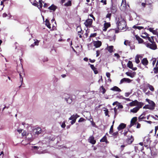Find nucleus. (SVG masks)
I'll list each match as a JSON object with an SVG mask.
<instances>
[{"label":"nucleus","instance_id":"55","mask_svg":"<svg viewBox=\"0 0 158 158\" xmlns=\"http://www.w3.org/2000/svg\"><path fill=\"white\" fill-rule=\"evenodd\" d=\"M93 70L94 71V72L95 74H97L98 73V71L97 70V69L96 68H95V69Z\"/></svg>","mask_w":158,"mask_h":158},{"label":"nucleus","instance_id":"30","mask_svg":"<svg viewBox=\"0 0 158 158\" xmlns=\"http://www.w3.org/2000/svg\"><path fill=\"white\" fill-rule=\"evenodd\" d=\"M124 44L125 45L127 46H130L131 42L130 41H129L128 40H126L124 41Z\"/></svg>","mask_w":158,"mask_h":158},{"label":"nucleus","instance_id":"4","mask_svg":"<svg viewBox=\"0 0 158 158\" xmlns=\"http://www.w3.org/2000/svg\"><path fill=\"white\" fill-rule=\"evenodd\" d=\"M17 70L18 72L19 73L20 81H21L22 84L23 82V75H24L23 69L22 67H18L17 68Z\"/></svg>","mask_w":158,"mask_h":158},{"label":"nucleus","instance_id":"25","mask_svg":"<svg viewBox=\"0 0 158 158\" xmlns=\"http://www.w3.org/2000/svg\"><path fill=\"white\" fill-rule=\"evenodd\" d=\"M139 110L138 107H135L130 110V112L133 113H136Z\"/></svg>","mask_w":158,"mask_h":158},{"label":"nucleus","instance_id":"40","mask_svg":"<svg viewBox=\"0 0 158 158\" xmlns=\"http://www.w3.org/2000/svg\"><path fill=\"white\" fill-rule=\"evenodd\" d=\"M153 70L155 73L156 74L158 73V66L154 68Z\"/></svg>","mask_w":158,"mask_h":158},{"label":"nucleus","instance_id":"52","mask_svg":"<svg viewBox=\"0 0 158 158\" xmlns=\"http://www.w3.org/2000/svg\"><path fill=\"white\" fill-rule=\"evenodd\" d=\"M115 56L116 57L117 59H118L120 57V56L118 53H115L114 54Z\"/></svg>","mask_w":158,"mask_h":158},{"label":"nucleus","instance_id":"37","mask_svg":"<svg viewBox=\"0 0 158 158\" xmlns=\"http://www.w3.org/2000/svg\"><path fill=\"white\" fill-rule=\"evenodd\" d=\"M104 111L105 115L108 116V117H109V115H108L109 112L108 110L106 108H105V109L104 110Z\"/></svg>","mask_w":158,"mask_h":158},{"label":"nucleus","instance_id":"32","mask_svg":"<svg viewBox=\"0 0 158 158\" xmlns=\"http://www.w3.org/2000/svg\"><path fill=\"white\" fill-rule=\"evenodd\" d=\"M67 103L69 104H70L72 102V100L71 98H65V99Z\"/></svg>","mask_w":158,"mask_h":158},{"label":"nucleus","instance_id":"18","mask_svg":"<svg viewBox=\"0 0 158 158\" xmlns=\"http://www.w3.org/2000/svg\"><path fill=\"white\" fill-rule=\"evenodd\" d=\"M110 89L112 90L117 91V92H121V90L119 89L118 87L116 86H114L112 88H111Z\"/></svg>","mask_w":158,"mask_h":158},{"label":"nucleus","instance_id":"54","mask_svg":"<svg viewBox=\"0 0 158 158\" xmlns=\"http://www.w3.org/2000/svg\"><path fill=\"white\" fill-rule=\"evenodd\" d=\"M130 94L131 93L129 92H127L125 93V97H128Z\"/></svg>","mask_w":158,"mask_h":158},{"label":"nucleus","instance_id":"53","mask_svg":"<svg viewBox=\"0 0 158 158\" xmlns=\"http://www.w3.org/2000/svg\"><path fill=\"white\" fill-rule=\"evenodd\" d=\"M65 126H66V125L65 124V122H63L61 125V127L63 128H64L65 127Z\"/></svg>","mask_w":158,"mask_h":158},{"label":"nucleus","instance_id":"64","mask_svg":"<svg viewBox=\"0 0 158 158\" xmlns=\"http://www.w3.org/2000/svg\"><path fill=\"white\" fill-rule=\"evenodd\" d=\"M146 112L144 111V112H143L141 115L144 116L146 115Z\"/></svg>","mask_w":158,"mask_h":158},{"label":"nucleus","instance_id":"19","mask_svg":"<svg viewBox=\"0 0 158 158\" xmlns=\"http://www.w3.org/2000/svg\"><path fill=\"white\" fill-rule=\"evenodd\" d=\"M56 6L54 5L53 4L51 6H49L48 9L50 10H53V11H55L56 9Z\"/></svg>","mask_w":158,"mask_h":158},{"label":"nucleus","instance_id":"1","mask_svg":"<svg viewBox=\"0 0 158 158\" xmlns=\"http://www.w3.org/2000/svg\"><path fill=\"white\" fill-rule=\"evenodd\" d=\"M123 133L124 136L127 137L126 139V142L128 144H131L134 140V138L131 134V132L128 129L127 131H125Z\"/></svg>","mask_w":158,"mask_h":158},{"label":"nucleus","instance_id":"33","mask_svg":"<svg viewBox=\"0 0 158 158\" xmlns=\"http://www.w3.org/2000/svg\"><path fill=\"white\" fill-rule=\"evenodd\" d=\"M148 86L150 90L152 91H154L155 90L154 87L152 85L148 84Z\"/></svg>","mask_w":158,"mask_h":158},{"label":"nucleus","instance_id":"48","mask_svg":"<svg viewBox=\"0 0 158 158\" xmlns=\"http://www.w3.org/2000/svg\"><path fill=\"white\" fill-rule=\"evenodd\" d=\"M85 119L82 118H81L79 119V120L78 122L79 123H81L83 122L84 121H85Z\"/></svg>","mask_w":158,"mask_h":158},{"label":"nucleus","instance_id":"14","mask_svg":"<svg viewBox=\"0 0 158 158\" xmlns=\"http://www.w3.org/2000/svg\"><path fill=\"white\" fill-rule=\"evenodd\" d=\"M105 49L107 50L110 53H112L114 52V46H108Z\"/></svg>","mask_w":158,"mask_h":158},{"label":"nucleus","instance_id":"24","mask_svg":"<svg viewBox=\"0 0 158 158\" xmlns=\"http://www.w3.org/2000/svg\"><path fill=\"white\" fill-rule=\"evenodd\" d=\"M80 31H78L77 34L79 36L80 38H81L82 37V35L83 34L84 32V31H82V29L81 27H80Z\"/></svg>","mask_w":158,"mask_h":158},{"label":"nucleus","instance_id":"7","mask_svg":"<svg viewBox=\"0 0 158 158\" xmlns=\"http://www.w3.org/2000/svg\"><path fill=\"white\" fill-rule=\"evenodd\" d=\"M117 6L115 5H114L113 3L112 4V6L110 8V10L111 12L113 14H115L117 12Z\"/></svg>","mask_w":158,"mask_h":158},{"label":"nucleus","instance_id":"10","mask_svg":"<svg viewBox=\"0 0 158 158\" xmlns=\"http://www.w3.org/2000/svg\"><path fill=\"white\" fill-rule=\"evenodd\" d=\"M88 141L92 144H95L96 142L94 137L93 136H91L89 137L88 139Z\"/></svg>","mask_w":158,"mask_h":158},{"label":"nucleus","instance_id":"15","mask_svg":"<svg viewBox=\"0 0 158 158\" xmlns=\"http://www.w3.org/2000/svg\"><path fill=\"white\" fill-rule=\"evenodd\" d=\"M141 63L142 64L144 65V66H146L147 65L148 63V60H147V58H143L141 60Z\"/></svg>","mask_w":158,"mask_h":158},{"label":"nucleus","instance_id":"49","mask_svg":"<svg viewBox=\"0 0 158 158\" xmlns=\"http://www.w3.org/2000/svg\"><path fill=\"white\" fill-rule=\"evenodd\" d=\"M39 41L37 40H36L34 42V44L35 45H39Z\"/></svg>","mask_w":158,"mask_h":158},{"label":"nucleus","instance_id":"31","mask_svg":"<svg viewBox=\"0 0 158 158\" xmlns=\"http://www.w3.org/2000/svg\"><path fill=\"white\" fill-rule=\"evenodd\" d=\"M135 62L137 64H138L140 62V61L139 60V55H137V56H136L135 57Z\"/></svg>","mask_w":158,"mask_h":158},{"label":"nucleus","instance_id":"8","mask_svg":"<svg viewBox=\"0 0 158 158\" xmlns=\"http://www.w3.org/2000/svg\"><path fill=\"white\" fill-rule=\"evenodd\" d=\"M93 20L91 19H87L84 24L86 27H90L92 24Z\"/></svg>","mask_w":158,"mask_h":158},{"label":"nucleus","instance_id":"39","mask_svg":"<svg viewBox=\"0 0 158 158\" xmlns=\"http://www.w3.org/2000/svg\"><path fill=\"white\" fill-rule=\"evenodd\" d=\"M4 7L3 2V1H1V4L0 5V11L2 10Z\"/></svg>","mask_w":158,"mask_h":158},{"label":"nucleus","instance_id":"50","mask_svg":"<svg viewBox=\"0 0 158 158\" xmlns=\"http://www.w3.org/2000/svg\"><path fill=\"white\" fill-rule=\"evenodd\" d=\"M89 65H90V67L91 68V69L93 70L94 69H95V67L94 66V65L90 64L89 63Z\"/></svg>","mask_w":158,"mask_h":158},{"label":"nucleus","instance_id":"2","mask_svg":"<svg viewBox=\"0 0 158 158\" xmlns=\"http://www.w3.org/2000/svg\"><path fill=\"white\" fill-rule=\"evenodd\" d=\"M117 25L118 28L119 30L124 29L126 26V23L125 21L123 19H118V20L117 22Z\"/></svg>","mask_w":158,"mask_h":158},{"label":"nucleus","instance_id":"9","mask_svg":"<svg viewBox=\"0 0 158 158\" xmlns=\"http://www.w3.org/2000/svg\"><path fill=\"white\" fill-rule=\"evenodd\" d=\"M127 66L129 68L132 69L133 70H136L137 69V68L136 67H133V64L132 61L129 60L127 64Z\"/></svg>","mask_w":158,"mask_h":158},{"label":"nucleus","instance_id":"5","mask_svg":"<svg viewBox=\"0 0 158 158\" xmlns=\"http://www.w3.org/2000/svg\"><path fill=\"white\" fill-rule=\"evenodd\" d=\"M79 117V116L77 114H73L69 118V120H72L70 122L71 124L73 125L75 123L77 118Z\"/></svg>","mask_w":158,"mask_h":158},{"label":"nucleus","instance_id":"35","mask_svg":"<svg viewBox=\"0 0 158 158\" xmlns=\"http://www.w3.org/2000/svg\"><path fill=\"white\" fill-rule=\"evenodd\" d=\"M141 36L143 39L148 40L150 42H151V40L150 39V38L149 36H144L141 35Z\"/></svg>","mask_w":158,"mask_h":158},{"label":"nucleus","instance_id":"51","mask_svg":"<svg viewBox=\"0 0 158 158\" xmlns=\"http://www.w3.org/2000/svg\"><path fill=\"white\" fill-rule=\"evenodd\" d=\"M111 16V13H108L106 15V17L107 18H110Z\"/></svg>","mask_w":158,"mask_h":158},{"label":"nucleus","instance_id":"22","mask_svg":"<svg viewBox=\"0 0 158 158\" xmlns=\"http://www.w3.org/2000/svg\"><path fill=\"white\" fill-rule=\"evenodd\" d=\"M100 141L101 142H105L106 143H109L107 141V137L106 135H105L101 139H100Z\"/></svg>","mask_w":158,"mask_h":158},{"label":"nucleus","instance_id":"21","mask_svg":"<svg viewBox=\"0 0 158 158\" xmlns=\"http://www.w3.org/2000/svg\"><path fill=\"white\" fill-rule=\"evenodd\" d=\"M93 44L96 48H99V40L93 41Z\"/></svg>","mask_w":158,"mask_h":158},{"label":"nucleus","instance_id":"60","mask_svg":"<svg viewBox=\"0 0 158 158\" xmlns=\"http://www.w3.org/2000/svg\"><path fill=\"white\" fill-rule=\"evenodd\" d=\"M114 112L115 115H117V109L116 108H114Z\"/></svg>","mask_w":158,"mask_h":158},{"label":"nucleus","instance_id":"11","mask_svg":"<svg viewBox=\"0 0 158 158\" xmlns=\"http://www.w3.org/2000/svg\"><path fill=\"white\" fill-rule=\"evenodd\" d=\"M132 81V80L130 79L129 78H124L122 79L120 81V84L123 83L124 82H126L128 83L131 82Z\"/></svg>","mask_w":158,"mask_h":158},{"label":"nucleus","instance_id":"58","mask_svg":"<svg viewBox=\"0 0 158 158\" xmlns=\"http://www.w3.org/2000/svg\"><path fill=\"white\" fill-rule=\"evenodd\" d=\"M158 130V125L155 127V133L156 134L157 130Z\"/></svg>","mask_w":158,"mask_h":158},{"label":"nucleus","instance_id":"16","mask_svg":"<svg viewBox=\"0 0 158 158\" xmlns=\"http://www.w3.org/2000/svg\"><path fill=\"white\" fill-rule=\"evenodd\" d=\"M135 36L136 40H138L139 43L142 44L143 43V40L142 38H140L139 36H138L137 35H136Z\"/></svg>","mask_w":158,"mask_h":158},{"label":"nucleus","instance_id":"44","mask_svg":"<svg viewBox=\"0 0 158 158\" xmlns=\"http://www.w3.org/2000/svg\"><path fill=\"white\" fill-rule=\"evenodd\" d=\"M126 74L127 76H130L131 77H134V76L131 73L127 72L126 73Z\"/></svg>","mask_w":158,"mask_h":158},{"label":"nucleus","instance_id":"62","mask_svg":"<svg viewBox=\"0 0 158 158\" xmlns=\"http://www.w3.org/2000/svg\"><path fill=\"white\" fill-rule=\"evenodd\" d=\"M152 32V33L153 34H155V35H156V33H157V32L155 30H153Z\"/></svg>","mask_w":158,"mask_h":158},{"label":"nucleus","instance_id":"41","mask_svg":"<svg viewBox=\"0 0 158 158\" xmlns=\"http://www.w3.org/2000/svg\"><path fill=\"white\" fill-rule=\"evenodd\" d=\"M111 135H112V136H118V131H116L114 132H113L112 134Z\"/></svg>","mask_w":158,"mask_h":158},{"label":"nucleus","instance_id":"42","mask_svg":"<svg viewBox=\"0 0 158 158\" xmlns=\"http://www.w3.org/2000/svg\"><path fill=\"white\" fill-rule=\"evenodd\" d=\"M143 109H149L151 110H152L151 109V108L150 106L149 105H146L145 106H144L143 108Z\"/></svg>","mask_w":158,"mask_h":158},{"label":"nucleus","instance_id":"26","mask_svg":"<svg viewBox=\"0 0 158 158\" xmlns=\"http://www.w3.org/2000/svg\"><path fill=\"white\" fill-rule=\"evenodd\" d=\"M45 25L48 28L50 29L51 28V24L48 19H46Z\"/></svg>","mask_w":158,"mask_h":158},{"label":"nucleus","instance_id":"45","mask_svg":"<svg viewBox=\"0 0 158 158\" xmlns=\"http://www.w3.org/2000/svg\"><path fill=\"white\" fill-rule=\"evenodd\" d=\"M97 35V33H92L90 34L89 38L94 37L96 36Z\"/></svg>","mask_w":158,"mask_h":158},{"label":"nucleus","instance_id":"29","mask_svg":"<svg viewBox=\"0 0 158 158\" xmlns=\"http://www.w3.org/2000/svg\"><path fill=\"white\" fill-rule=\"evenodd\" d=\"M100 92L102 93L103 94H104L106 91V89L103 86H102L100 87Z\"/></svg>","mask_w":158,"mask_h":158},{"label":"nucleus","instance_id":"57","mask_svg":"<svg viewBox=\"0 0 158 158\" xmlns=\"http://www.w3.org/2000/svg\"><path fill=\"white\" fill-rule=\"evenodd\" d=\"M106 76L108 78H110V74L109 73H106Z\"/></svg>","mask_w":158,"mask_h":158},{"label":"nucleus","instance_id":"34","mask_svg":"<svg viewBox=\"0 0 158 158\" xmlns=\"http://www.w3.org/2000/svg\"><path fill=\"white\" fill-rule=\"evenodd\" d=\"M132 28L134 29H137L139 30H141L142 29H143V27L136 26L135 25H134V26H133Z\"/></svg>","mask_w":158,"mask_h":158},{"label":"nucleus","instance_id":"28","mask_svg":"<svg viewBox=\"0 0 158 158\" xmlns=\"http://www.w3.org/2000/svg\"><path fill=\"white\" fill-rule=\"evenodd\" d=\"M35 130V134L37 135H39L41 133V129L40 128H37Z\"/></svg>","mask_w":158,"mask_h":158},{"label":"nucleus","instance_id":"43","mask_svg":"<svg viewBox=\"0 0 158 158\" xmlns=\"http://www.w3.org/2000/svg\"><path fill=\"white\" fill-rule=\"evenodd\" d=\"M42 0H39V6L40 7H38L39 9H41L43 6V4L42 3Z\"/></svg>","mask_w":158,"mask_h":158},{"label":"nucleus","instance_id":"61","mask_svg":"<svg viewBox=\"0 0 158 158\" xmlns=\"http://www.w3.org/2000/svg\"><path fill=\"white\" fill-rule=\"evenodd\" d=\"M148 30H149L150 32H152L154 30L153 28H150L148 29Z\"/></svg>","mask_w":158,"mask_h":158},{"label":"nucleus","instance_id":"38","mask_svg":"<svg viewBox=\"0 0 158 158\" xmlns=\"http://www.w3.org/2000/svg\"><path fill=\"white\" fill-rule=\"evenodd\" d=\"M113 132V125L111 126L109 133L110 134H111Z\"/></svg>","mask_w":158,"mask_h":158},{"label":"nucleus","instance_id":"13","mask_svg":"<svg viewBox=\"0 0 158 158\" xmlns=\"http://www.w3.org/2000/svg\"><path fill=\"white\" fill-rule=\"evenodd\" d=\"M110 26V23L105 22L104 24L103 31H106L107 30V29Z\"/></svg>","mask_w":158,"mask_h":158},{"label":"nucleus","instance_id":"56","mask_svg":"<svg viewBox=\"0 0 158 158\" xmlns=\"http://www.w3.org/2000/svg\"><path fill=\"white\" fill-rule=\"evenodd\" d=\"M89 60L90 62L91 63H94L95 61V60L94 59L92 60L91 59H89Z\"/></svg>","mask_w":158,"mask_h":158},{"label":"nucleus","instance_id":"47","mask_svg":"<svg viewBox=\"0 0 158 158\" xmlns=\"http://www.w3.org/2000/svg\"><path fill=\"white\" fill-rule=\"evenodd\" d=\"M100 2H101L103 3V5H106L107 4V1L106 0H101Z\"/></svg>","mask_w":158,"mask_h":158},{"label":"nucleus","instance_id":"36","mask_svg":"<svg viewBox=\"0 0 158 158\" xmlns=\"http://www.w3.org/2000/svg\"><path fill=\"white\" fill-rule=\"evenodd\" d=\"M145 118V117L144 116H143L142 115H140L139 117H138V121L139 122H140L142 121V120Z\"/></svg>","mask_w":158,"mask_h":158},{"label":"nucleus","instance_id":"6","mask_svg":"<svg viewBox=\"0 0 158 158\" xmlns=\"http://www.w3.org/2000/svg\"><path fill=\"white\" fill-rule=\"evenodd\" d=\"M146 101L149 104V105L151 108V109H152V110H154L155 106V104L154 102L148 98L146 99Z\"/></svg>","mask_w":158,"mask_h":158},{"label":"nucleus","instance_id":"17","mask_svg":"<svg viewBox=\"0 0 158 158\" xmlns=\"http://www.w3.org/2000/svg\"><path fill=\"white\" fill-rule=\"evenodd\" d=\"M138 103V101L137 100H135L130 102L129 103V105L131 106H137Z\"/></svg>","mask_w":158,"mask_h":158},{"label":"nucleus","instance_id":"27","mask_svg":"<svg viewBox=\"0 0 158 158\" xmlns=\"http://www.w3.org/2000/svg\"><path fill=\"white\" fill-rule=\"evenodd\" d=\"M137 117H134L131 119V123L133 124L134 125L135 124V122L137 121Z\"/></svg>","mask_w":158,"mask_h":158},{"label":"nucleus","instance_id":"3","mask_svg":"<svg viewBox=\"0 0 158 158\" xmlns=\"http://www.w3.org/2000/svg\"><path fill=\"white\" fill-rule=\"evenodd\" d=\"M151 38L152 39V40H151V42H150L152 44L148 43L146 44V45L148 48L154 50L157 49V46L156 43L154 41V36H151Z\"/></svg>","mask_w":158,"mask_h":158},{"label":"nucleus","instance_id":"20","mask_svg":"<svg viewBox=\"0 0 158 158\" xmlns=\"http://www.w3.org/2000/svg\"><path fill=\"white\" fill-rule=\"evenodd\" d=\"M144 104L143 103L141 102H139L138 103H137V107L139 108V110L140 108H141L144 105Z\"/></svg>","mask_w":158,"mask_h":158},{"label":"nucleus","instance_id":"63","mask_svg":"<svg viewBox=\"0 0 158 158\" xmlns=\"http://www.w3.org/2000/svg\"><path fill=\"white\" fill-rule=\"evenodd\" d=\"M48 6V4H47L46 3H44V5L43 6L44 7H47Z\"/></svg>","mask_w":158,"mask_h":158},{"label":"nucleus","instance_id":"12","mask_svg":"<svg viewBox=\"0 0 158 158\" xmlns=\"http://www.w3.org/2000/svg\"><path fill=\"white\" fill-rule=\"evenodd\" d=\"M126 127V124L124 123H121L117 127L118 131H120Z\"/></svg>","mask_w":158,"mask_h":158},{"label":"nucleus","instance_id":"23","mask_svg":"<svg viewBox=\"0 0 158 158\" xmlns=\"http://www.w3.org/2000/svg\"><path fill=\"white\" fill-rule=\"evenodd\" d=\"M72 5V1L69 0L64 4V6L66 7H68L71 6Z\"/></svg>","mask_w":158,"mask_h":158},{"label":"nucleus","instance_id":"46","mask_svg":"<svg viewBox=\"0 0 158 158\" xmlns=\"http://www.w3.org/2000/svg\"><path fill=\"white\" fill-rule=\"evenodd\" d=\"M33 5L36 6L38 7L39 6L38 2L35 0L34 2Z\"/></svg>","mask_w":158,"mask_h":158},{"label":"nucleus","instance_id":"59","mask_svg":"<svg viewBox=\"0 0 158 158\" xmlns=\"http://www.w3.org/2000/svg\"><path fill=\"white\" fill-rule=\"evenodd\" d=\"M140 127H141L140 124L139 123H138L137 126H136V128H139Z\"/></svg>","mask_w":158,"mask_h":158}]
</instances>
